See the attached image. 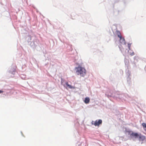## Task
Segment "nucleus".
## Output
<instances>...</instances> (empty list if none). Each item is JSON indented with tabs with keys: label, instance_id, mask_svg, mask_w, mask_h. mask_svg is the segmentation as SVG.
Wrapping results in <instances>:
<instances>
[{
	"label": "nucleus",
	"instance_id": "nucleus-1",
	"mask_svg": "<svg viewBox=\"0 0 146 146\" xmlns=\"http://www.w3.org/2000/svg\"><path fill=\"white\" fill-rule=\"evenodd\" d=\"M76 72L78 75H80L82 76H84L86 74V70L83 67L78 66L76 68Z\"/></svg>",
	"mask_w": 146,
	"mask_h": 146
},
{
	"label": "nucleus",
	"instance_id": "nucleus-2",
	"mask_svg": "<svg viewBox=\"0 0 146 146\" xmlns=\"http://www.w3.org/2000/svg\"><path fill=\"white\" fill-rule=\"evenodd\" d=\"M102 121L101 119L96 120L95 122L92 121V124L94 125L95 126H99L100 125L102 124Z\"/></svg>",
	"mask_w": 146,
	"mask_h": 146
},
{
	"label": "nucleus",
	"instance_id": "nucleus-3",
	"mask_svg": "<svg viewBox=\"0 0 146 146\" xmlns=\"http://www.w3.org/2000/svg\"><path fill=\"white\" fill-rule=\"evenodd\" d=\"M138 137L139 138V140L140 141H143L145 139V137L142 135L141 134H139Z\"/></svg>",
	"mask_w": 146,
	"mask_h": 146
},
{
	"label": "nucleus",
	"instance_id": "nucleus-4",
	"mask_svg": "<svg viewBox=\"0 0 146 146\" xmlns=\"http://www.w3.org/2000/svg\"><path fill=\"white\" fill-rule=\"evenodd\" d=\"M139 136V134L137 133H135L133 132L131 134L130 137L132 138H138Z\"/></svg>",
	"mask_w": 146,
	"mask_h": 146
},
{
	"label": "nucleus",
	"instance_id": "nucleus-5",
	"mask_svg": "<svg viewBox=\"0 0 146 146\" xmlns=\"http://www.w3.org/2000/svg\"><path fill=\"white\" fill-rule=\"evenodd\" d=\"M119 38V41L120 43H121V44H125V42L124 38H123L122 37Z\"/></svg>",
	"mask_w": 146,
	"mask_h": 146
},
{
	"label": "nucleus",
	"instance_id": "nucleus-6",
	"mask_svg": "<svg viewBox=\"0 0 146 146\" xmlns=\"http://www.w3.org/2000/svg\"><path fill=\"white\" fill-rule=\"evenodd\" d=\"M65 84L66 86V88H69L70 89H74L75 88V87H74L72 86L71 85L68 84V82H66L65 83Z\"/></svg>",
	"mask_w": 146,
	"mask_h": 146
},
{
	"label": "nucleus",
	"instance_id": "nucleus-7",
	"mask_svg": "<svg viewBox=\"0 0 146 146\" xmlns=\"http://www.w3.org/2000/svg\"><path fill=\"white\" fill-rule=\"evenodd\" d=\"M90 99L88 97H86L85 98L84 102L86 104H88L90 102Z\"/></svg>",
	"mask_w": 146,
	"mask_h": 146
},
{
	"label": "nucleus",
	"instance_id": "nucleus-8",
	"mask_svg": "<svg viewBox=\"0 0 146 146\" xmlns=\"http://www.w3.org/2000/svg\"><path fill=\"white\" fill-rule=\"evenodd\" d=\"M125 132L126 133H128V135H129L130 136L131 135V134L132 133L133 131L130 130H126L125 131Z\"/></svg>",
	"mask_w": 146,
	"mask_h": 146
},
{
	"label": "nucleus",
	"instance_id": "nucleus-9",
	"mask_svg": "<svg viewBox=\"0 0 146 146\" xmlns=\"http://www.w3.org/2000/svg\"><path fill=\"white\" fill-rule=\"evenodd\" d=\"M144 130L146 131V124L145 123H143L142 124Z\"/></svg>",
	"mask_w": 146,
	"mask_h": 146
},
{
	"label": "nucleus",
	"instance_id": "nucleus-10",
	"mask_svg": "<svg viewBox=\"0 0 146 146\" xmlns=\"http://www.w3.org/2000/svg\"><path fill=\"white\" fill-rule=\"evenodd\" d=\"M117 34L119 37L121 38V37H122L119 31H117Z\"/></svg>",
	"mask_w": 146,
	"mask_h": 146
},
{
	"label": "nucleus",
	"instance_id": "nucleus-11",
	"mask_svg": "<svg viewBox=\"0 0 146 146\" xmlns=\"http://www.w3.org/2000/svg\"><path fill=\"white\" fill-rule=\"evenodd\" d=\"M128 47L129 49H130V47H131V44H128Z\"/></svg>",
	"mask_w": 146,
	"mask_h": 146
},
{
	"label": "nucleus",
	"instance_id": "nucleus-12",
	"mask_svg": "<svg viewBox=\"0 0 146 146\" xmlns=\"http://www.w3.org/2000/svg\"><path fill=\"white\" fill-rule=\"evenodd\" d=\"M134 52H132V53H131V54H130V55H131V56H133V55H134Z\"/></svg>",
	"mask_w": 146,
	"mask_h": 146
},
{
	"label": "nucleus",
	"instance_id": "nucleus-13",
	"mask_svg": "<svg viewBox=\"0 0 146 146\" xmlns=\"http://www.w3.org/2000/svg\"><path fill=\"white\" fill-rule=\"evenodd\" d=\"M3 92V91L2 90H0V94Z\"/></svg>",
	"mask_w": 146,
	"mask_h": 146
},
{
	"label": "nucleus",
	"instance_id": "nucleus-14",
	"mask_svg": "<svg viewBox=\"0 0 146 146\" xmlns=\"http://www.w3.org/2000/svg\"><path fill=\"white\" fill-rule=\"evenodd\" d=\"M119 48H120V49L121 50H122V49H121V48H120V47H119Z\"/></svg>",
	"mask_w": 146,
	"mask_h": 146
},
{
	"label": "nucleus",
	"instance_id": "nucleus-15",
	"mask_svg": "<svg viewBox=\"0 0 146 146\" xmlns=\"http://www.w3.org/2000/svg\"><path fill=\"white\" fill-rule=\"evenodd\" d=\"M15 72V69H14V71H13V72Z\"/></svg>",
	"mask_w": 146,
	"mask_h": 146
},
{
	"label": "nucleus",
	"instance_id": "nucleus-16",
	"mask_svg": "<svg viewBox=\"0 0 146 146\" xmlns=\"http://www.w3.org/2000/svg\"><path fill=\"white\" fill-rule=\"evenodd\" d=\"M64 87H65V86L64 85Z\"/></svg>",
	"mask_w": 146,
	"mask_h": 146
}]
</instances>
